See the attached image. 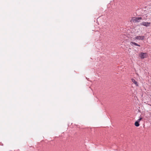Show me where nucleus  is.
Returning a JSON list of instances; mask_svg holds the SVG:
<instances>
[{"mask_svg": "<svg viewBox=\"0 0 151 151\" xmlns=\"http://www.w3.org/2000/svg\"><path fill=\"white\" fill-rule=\"evenodd\" d=\"M150 24V22H143L141 23V25H143L144 26L146 27H148L149 26Z\"/></svg>", "mask_w": 151, "mask_h": 151, "instance_id": "4", "label": "nucleus"}, {"mask_svg": "<svg viewBox=\"0 0 151 151\" xmlns=\"http://www.w3.org/2000/svg\"><path fill=\"white\" fill-rule=\"evenodd\" d=\"M131 80L133 83L135 84L136 86H138V84L137 82L134 79L132 78L131 79Z\"/></svg>", "mask_w": 151, "mask_h": 151, "instance_id": "5", "label": "nucleus"}, {"mask_svg": "<svg viewBox=\"0 0 151 151\" xmlns=\"http://www.w3.org/2000/svg\"><path fill=\"white\" fill-rule=\"evenodd\" d=\"M142 118L141 117H140L139 118V119L137 121H139V122L140 121H141L142 119Z\"/></svg>", "mask_w": 151, "mask_h": 151, "instance_id": "8", "label": "nucleus"}, {"mask_svg": "<svg viewBox=\"0 0 151 151\" xmlns=\"http://www.w3.org/2000/svg\"><path fill=\"white\" fill-rule=\"evenodd\" d=\"M147 55V53L146 52H142L140 54L139 56L142 59L146 58Z\"/></svg>", "mask_w": 151, "mask_h": 151, "instance_id": "2", "label": "nucleus"}, {"mask_svg": "<svg viewBox=\"0 0 151 151\" xmlns=\"http://www.w3.org/2000/svg\"><path fill=\"white\" fill-rule=\"evenodd\" d=\"M135 125L136 127H138L139 126V121H136L135 123Z\"/></svg>", "mask_w": 151, "mask_h": 151, "instance_id": "7", "label": "nucleus"}, {"mask_svg": "<svg viewBox=\"0 0 151 151\" xmlns=\"http://www.w3.org/2000/svg\"><path fill=\"white\" fill-rule=\"evenodd\" d=\"M142 19L141 17H133L132 18L131 21L133 22H139Z\"/></svg>", "mask_w": 151, "mask_h": 151, "instance_id": "1", "label": "nucleus"}, {"mask_svg": "<svg viewBox=\"0 0 151 151\" xmlns=\"http://www.w3.org/2000/svg\"><path fill=\"white\" fill-rule=\"evenodd\" d=\"M130 44L132 45H134L135 46H139V47H140V45L138 44H137L135 42H130Z\"/></svg>", "mask_w": 151, "mask_h": 151, "instance_id": "6", "label": "nucleus"}, {"mask_svg": "<svg viewBox=\"0 0 151 151\" xmlns=\"http://www.w3.org/2000/svg\"><path fill=\"white\" fill-rule=\"evenodd\" d=\"M145 38L144 36H137L135 37V39L138 40H143Z\"/></svg>", "mask_w": 151, "mask_h": 151, "instance_id": "3", "label": "nucleus"}]
</instances>
